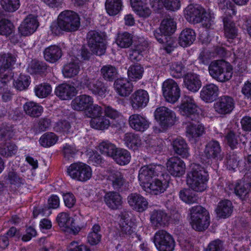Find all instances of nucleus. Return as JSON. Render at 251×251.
<instances>
[{
	"mask_svg": "<svg viewBox=\"0 0 251 251\" xmlns=\"http://www.w3.org/2000/svg\"><path fill=\"white\" fill-rule=\"evenodd\" d=\"M119 226L120 230L123 234H130L132 230L129 225L130 222L128 214L127 212H122L119 216Z\"/></svg>",
	"mask_w": 251,
	"mask_h": 251,
	"instance_id": "obj_42",
	"label": "nucleus"
},
{
	"mask_svg": "<svg viewBox=\"0 0 251 251\" xmlns=\"http://www.w3.org/2000/svg\"><path fill=\"white\" fill-rule=\"evenodd\" d=\"M167 169L172 176L180 177L185 172V165L184 162L177 157H172L167 162Z\"/></svg>",
	"mask_w": 251,
	"mask_h": 251,
	"instance_id": "obj_15",
	"label": "nucleus"
},
{
	"mask_svg": "<svg viewBox=\"0 0 251 251\" xmlns=\"http://www.w3.org/2000/svg\"><path fill=\"white\" fill-rule=\"evenodd\" d=\"M231 186L234 188L235 194L243 199L251 190V183L249 179L244 178L239 180L235 186L233 185Z\"/></svg>",
	"mask_w": 251,
	"mask_h": 251,
	"instance_id": "obj_29",
	"label": "nucleus"
},
{
	"mask_svg": "<svg viewBox=\"0 0 251 251\" xmlns=\"http://www.w3.org/2000/svg\"><path fill=\"white\" fill-rule=\"evenodd\" d=\"M128 202L132 208L138 211L141 208V197L137 193L131 194L127 198Z\"/></svg>",
	"mask_w": 251,
	"mask_h": 251,
	"instance_id": "obj_56",
	"label": "nucleus"
},
{
	"mask_svg": "<svg viewBox=\"0 0 251 251\" xmlns=\"http://www.w3.org/2000/svg\"><path fill=\"white\" fill-rule=\"evenodd\" d=\"M14 29L13 24L10 21L3 19L0 21V34L8 36L13 33Z\"/></svg>",
	"mask_w": 251,
	"mask_h": 251,
	"instance_id": "obj_53",
	"label": "nucleus"
},
{
	"mask_svg": "<svg viewBox=\"0 0 251 251\" xmlns=\"http://www.w3.org/2000/svg\"><path fill=\"white\" fill-rule=\"evenodd\" d=\"M80 70L78 62H71L65 65L62 69V73L65 77L71 78L76 75Z\"/></svg>",
	"mask_w": 251,
	"mask_h": 251,
	"instance_id": "obj_40",
	"label": "nucleus"
},
{
	"mask_svg": "<svg viewBox=\"0 0 251 251\" xmlns=\"http://www.w3.org/2000/svg\"><path fill=\"white\" fill-rule=\"evenodd\" d=\"M198 107L194 100L189 96L185 97L180 106V112L185 117V122H197L199 119Z\"/></svg>",
	"mask_w": 251,
	"mask_h": 251,
	"instance_id": "obj_9",
	"label": "nucleus"
},
{
	"mask_svg": "<svg viewBox=\"0 0 251 251\" xmlns=\"http://www.w3.org/2000/svg\"><path fill=\"white\" fill-rule=\"evenodd\" d=\"M123 140L128 148L133 150H137L141 145L140 135L131 132L126 133Z\"/></svg>",
	"mask_w": 251,
	"mask_h": 251,
	"instance_id": "obj_32",
	"label": "nucleus"
},
{
	"mask_svg": "<svg viewBox=\"0 0 251 251\" xmlns=\"http://www.w3.org/2000/svg\"><path fill=\"white\" fill-rule=\"evenodd\" d=\"M62 56L61 49L57 46H50L46 48L44 51L45 60L51 63L57 61Z\"/></svg>",
	"mask_w": 251,
	"mask_h": 251,
	"instance_id": "obj_31",
	"label": "nucleus"
},
{
	"mask_svg": "<svg viewBox=\"0 0 251 251\" xmlns=\"http://www.w3.org/2000/svg\"><path fill=\"white\" fill-rule=\"evenodd\" d=\"M100 73L103 78L109 81H113L118 74L116 68L110 65L103 66L100 69Z\"/></svg>",
	"mask_w": 251,
	"mask_h": 251,
	"instance_id": "obj_43",
	"label": "nucleus"
},
{
	"mask_svg": "<svg viewBox=\"0 0 251 251\" xmlns=\"http://www.w3.org/2000/svg\"><path fill=\"white\" fill-rule=\"evenodd\" d=\"M47 69V66L45 63L38 60H32L27 70L28 72L32 74H41L44 73Z\"/></svg>",
	"mask_w": 251,
	"mask_h": 251,
	"instance_id": "obj_47",
	"label": "nucleus"
},
{
	"mask_svg": "<svg viewBox=\"0 0 251 251\" xmlns=\"http://www.w3.org/2000/svg\"><path fill=\"white\" fill-rule=\"evenodd\" d=\"M190 224L197 231L206 229L209 226V216L205 208L201 205L193 206L190 209Z\"/></svg>",
	"mask_w": 251,
	"mask_h": 251,
	"instance_id": "obj_5",
	"label": "nucleus"
},
{
	"mask_svg": "<svg viewBox=\"0 0 251 251\" xmlns=\"http://www.w3.org/2000/svg\"><path fill=\"white\" fill-rule=\"evenodd\" d=\"M67 173L73 179L82 182L89 180L92 176L91 168L81 162L72 164L67 169Z\"/></svg>",
	"mask_w": 251,
	"mask_h": 251,
	"instance_id": "obj_7",
	"label": "nucleus"
},
{
	"mask_svg": "<svg viewBox=\"0 0 251 251\" xmlns=\"http://www.w3.org/2000/svg\"><path fill=\"white\" fill-rule=\"evenodd\" d=\"M55 95L62 100L71 99L76 94V88L73 85L62 83L59 85L55 90Z\"/></svg>",
	"mask_w": 251,
	"mask_h": 251,
	"instance_id": "obj_21",
	"label": "nucleus"
},
{
	"mask_svg": "<svg viewBox=\"0 0 251 251\" xmlns=\"http://www.w3.org/2000/svg\"><path fill=\"white\" fill-rule=\"evenodd\" d=\"M114 86L116 92L121 97L128 96L133 90L132 84L126 79L123 78L115 80Z\"/></svg>",
	"mask_w": 251,
	"mask_h": 251,
	"instance_id": "obj_26",
	"label": "nucleus"
},
{
	"mask_svg": "<svg viewBox=\"0 0 251 251\" xmlns=\"http://www.w3.org/2000/svg\"><path fill=\"white\" fill-rule=\"evenodd\" d=\"M25 113L32 117H38L43 112V107L33 101L26 102L23 106Z\"/></svg>",
	"mask_w": 251,
	"mask_h": 251,
	"instance_id": "obj_36",
	"label": "nucleus"
},
{
	"mask_svg": "<svg viewBox=\"0 0 251 251\" xmlns=\"http://www.w3.org/2000/svg\"><path fill=\"white\" fill-rule=\"evenodd\" d=\"M239 157L237 154L230 153L226 156V165L227 169L229 170H235L239 164Z\"/></svg>",
	"mask_w": 251,
	"mask_h": 251,
	"instance_id": "obj_57",
	"label": "nucleus"
},
{
	"mask_svg": "<svg viewBox=\"0 0 251 251\" xmlns=\"http://www.w3.org/2000/svg\"><path fill=\"white\" fill-rule=\"evenodd\" d=\"M180 198L185 202L193 203L198 201V197L192 190L186 189L179 192Z\"/></svg>",
	"mask_w": 251,
	"mask_h": 251,
	"instance_id": "obj_48",
	"label": "nucleus"
},
{
	"mask_svg": "<svg viewBox=\"0 0 251 251\" xmlns=\"http://www.w3.org/2000/svg\"><path fill=\"white\" fill-rule=\"evenodd\" d=\"M87 38L89 47L94 54L100 56L105 53L106 46L101 34L92 30L88 33Z\"/></svg>",
	"mask_w": 251,
	"mask_h": 251,
	"instance_id": "obj_10",
	"label": "nucleus"
},
{
	"mask_svg": "<svg viewBox=\"0 0 251 251\" xmlns=\"http://www.w3.org/2000/svg\"><path fill=\"white\" fill-rule=\"evenodd\" d=\"M168 186V184L166 181H162L158 179H155L146 182L142 187L147 193L159 195L164 192Z\"/></svg>",
	"mask_w": 251,
	"mask_h": 251,
	"instance_id": "obj_18",
	"label": "nucleus"
},
{
	"mask_svg": "<svg viewBox=\"0 0 251 251\" xmlns=\"http://www.w3.org/2000/svg\"><path fill=\"white\" fill-rule=\"evenodd\" d=\"M30 83L29 76L21 74L18 78L14 80V85L17 90L22 91L27 89Z\"/></svg>",
	"mask_w": 251,
	"mask_h": 251,
	"instance_id": "obj_50",
	"label": "nucleus"
},
{
	"mask_svg": "<svg viewBox=\"0 0 251 251\" xmlns=\"http://www.w3.org/2000/svg\"><path fill=\"white\" fill-rule=\"evenodd\" d=\"M208 71L213 78L221 82L229 80L232 75V67L223 60L212 61L209 65Z\"/></svg>",
	"mask_w": 251,
	"mask_h": 251,
	"instance_id": "obj_4",
	"label": "nucleus"
},
{
	"mask_svg": "<svg viewBox=\"0 0 251 251\" xmlns=\"http://www.w3.org/2000/svg\"><path fill=\"white\" fill-rule=\"evenodd\" d=\"M106 173V179L114 189L119 190L125 184L126 179L120 172L114 169H108Z\"/></svg>",
	"mask_w": 251,
	"mask_h": 251,
	"instance_id": "obj_19",
	"label": "nucleus"
},
{
	"mask_svg": "<svg viewBox=\"0 0 251 251\" xmlns=\"http://www.w3.org/2000/svg\"><path fill=\"white\" fill-rule=\"evenodd\" d=\"M185 17L191 23L203 22V25L207 28H210L214 24V17L207 13L201 6L193 4L189 5L185 9Z\"/></svg>",
	"mask_w": 251,
	"mask_h": 251,
	"instance_id": "obj_3",
	"label": "nucleus"
},
{
	"mask_svg": "<svg viewBox=\"0 0 251 251\" xmlns=\"http://www.w3.org/2000/svg\"><path fill=\"white\" fill-rule=\"evenodd\" d=\"M128 77L132 81H136L141 77V66L140 64L131 66L128 71Z\"/></svg>",
	"mask_w": 251,
	"mask_h": 251,
	"instance_id": "obj_58",
	"label": "nucleus"
},
{
	"mask_svg": "<svg viewBox=\"0 0 251 251\" xmlns=\"http://www.w3.org/2000/svg\"><path fill=\"white\" fill-rule=\"evenodd\" d=\"M130 126L135 130L140 131L141 129V116L133 114L129 118Z\"/></svg>",
	"mask_w": 251,
	"mask_h": 251,
	"instance_id": "obj_62",
	"label": "nucleus"
},
{
	"mask_svg": "<svg viewBox=\"0 0 251 251\" xmlns=\"http://www.w3.org/2000/svg\"><path fill=\"white\" fill-rule=\"evenodd\" d=\"M204 155L210 159L223 160L224 155L219 143L216 140L209 141L205 146Z\"/></svg>",
	"mask_w": 251,
	"mask_h": 251,
	"instance_id": "obj_16",
	"label": "nucleus"
},
{
	"mask_svg": "<svg viewBox=\"0 0 251 251\" xmlns=\"http://www.w3.org/2000/svg\"><path fill=\"white\" fill-rule=\"evenodd\" d=\"M93 98L86 94L76 96L72 101L71 106L73 109L80 111L89 109L93 103Z\"/></svg>",
	"mask_w": 251,
	"mask_h": 251,
	"instance_id": "obj_20",
	"label": "nucleus"
},
{
	"mask_svg": "<svg viewBox=\"0 0 251 251\" xmlns=\"http://www.w3.org/2000/svg\"><path fill=\"white\" fill-rule=\"evenodd\" d=\"M38 25L37 17L33 15H29L22 22L18 30L22 35L29 36L36 31Z\"/></svg>",
	"mask_w": 251,
	"mask_h": 251,
	"instance_id": "obj_14",
	"label": "nucleus"
},
{
	"mask_svg": "<svg viewBox=\"0 0 251 251\" xmlns=\"http://www.w3.org/2000/svg\"><path fill=\"white\" fill-rule=\"evenodd\" d=\"M219 7L224 12L226 15L224 17H231L236 14V11L229 0H220Z\"/></svg>",
	"mask_w": 251,
	"mask_h": 251,
	"instance_id": "obj_51",
	"label": "nucleus"
},
{
	"mask_svg": "<svg viewBox=\"0 0 251 251\" xmlns=\"http://www.w3.org/2000/svg\"><path fill=\"white\" fill-rule=\"evenodd\" d=\"M51 89L50 84L44 83L36 85L34 88V92L37 97L40 98H44L50 94Z\"/></svg>",
	"mask_w": 251,
	"mask_h": 251,
	"instance_id": "obj_49",
	"label": "nucleus"
},
{
	"mask_svg": "<svg viewBox=\"0 0 251 251\" xmlns=\"http://www.w3.org/2000/svg\"><path fill=\"white\" fill-rule=\"evenodd\" d=\"M104 201L107 206L112 210L119 209L123 203L121 196L115 191L106 193L104 197Z\"/></svg>",
	"mask_w": 251,
	"mask_h": 251,
	"instance_id": "obj_23",
	"label": "nucleus"
},
{
	"mask_svg": "<svg viewBox=\"0 0 251 251\" xmlns=\"http://www.w3.org/2000/svg\"><path fill=\"white\" fill-rule=\"evenodd\" d=\"M184 84L186 88L193 92H197L201 86L199 76L195 74L189 73L184 76Z\"/></svg>",
	"mask_w": 251,
	"mask_h": 251,
	"instance_id": "obj_25",
	"label": "nucleus"
},
{
	"mask_svg": "<svg viewBox=\"0 0 251 251\" xmlns=\"http://www.w3.org/2000/svg\"><path fill=\"white\" fill-rule=\"evenodd\" d=\"M107 13L110 16L118 14L122 9V0H106L105 3Z\"/></svg>",
	"mask_w": 251,
	"mask_h": 251,
	"instance_id": "obj_38",
	"label": "nucleus"
},
{
	"mask_svg": "<svg viewBox=\"0 0 251 251\" xmlns=\"http://www.w3.org/2000/svg\"><path fill=\"white\" fill-rule=\"evenodd\" d=\"M170 217L162 210L154 211L151 215V219L156 226H165L168 224Z\"/></svg>",
	"mask_w": 251,
	"mask_h": 251,
	"instance_id": "obj_37",
	"label": "nucleus"
},
{
	"mask_svg": "<svg viewBox=\"0 0 251 251\" xmlns=\"http://www.w3.org/2000/svg\"><path fill=\"white\" fill-rule=\"evenodd\" d=\"M80 25V18L76 13L71 10H64L59 14L57 20L51 24L50 29L53 34L58 36L64 31H76Z\"/></svg>",
	"mask_w": 251,
	"mask_h": 251,
	"instance_id": "obj_1",
	"label": "nucleus"
},
{
	"mask_svg": "<svg viewBox=\"0 0 251 251\" xmlns=\"http://www.w3.org/2000/svg\"><path fill=\"white\" fill-rule=\"evenodd\" d=\"M0 3L2 8L8 12L15 11L20 6L19 0H0Z\"/></svg>",
	"mask_w": 251,
	"mask_h": 251,
	"instance_id": "obj_52",
	"label": "nucleus"
},
{
	"mask_svg": "<svg viewBox=\"0 0 251 251\" xmlns=\"http://www.w3.org/2000/svg\"><path fill=\"white\" fill-rule=\"evenodd\" d=\"M196 39V33L192 29L185 28L180 33L178 43L181 47H186L193 44Z\"/></svg>",
	"mask_w": 251,
	"mask_h": 251,
	"instance_id": "obj_30",
	"label": "nucleus"
},
{
	"mask_svg": "<svg viewBox=\"0 0 251 251\" xmlns=\"http://www.w3.org/2000/svg\"><path fill=\"white\" fill-rule=\"evenodd\" d=\"M218 87L214 84L211 83L204 86L200 93L201 99L207 102H212L216 100L218 96Z\"/></svg>",
	"mask_w": 251,
	"mask_h": 251,
	"instance_id": "obj_22",
	"label": "nucleus"
},
{
	"mask_svg": "<svg viewBox=\"0 0 251 251\" xmlns=\"http://www.w3.org/2000/svg\"><path fill=\"white\" fill-rule=\"evenodd\" d=\"M176 28V24L174 20L171 18H167L162 21L160 30L164 35L170 36L175 32Z\"/></svg>",
	"mask_w": 251,
	"mask_h": 251,
	"instance_id": "obj_35",
	"label": "nucleus"
},
{
	"mask_svg": "<svg viewBox=\"0 0 251 251\" xmlns=\"http://www.w3.org/2000/svg\"><path fill=\"white\" fill-rule=\"evenodd\" d=\"M172 145L174 152L182 158H187L189 155L188 145L182 138L179 137L174 139Z\"/></svg>",
	"mask_w": 251,
	"mask_h": 251,
	"instance_id": "obj_28",
	"label": "nucleus"
},
{
	"mask_svg": "<svg viewBox=\"0 0 251 251\" xmlns=\"http://www.w3.org/2000/svg\"><path fill=\"white\" fill-rule=\"evenodd\" d=\"M56 221L60 227H63L65 229L68 226L69 223L72 219L69 215L66 212H61L59 213L56 217Z\"/></svg>",
	"mask_w": 251,
	"mask_h": 251,
	"instance_id": "obj_61",
	"label": "nucleus"
},
{
	"mask_svg": "<svg viewBox=\"0 0 251 251\" xmlns=\"http://www.w3.org/2000/svg\"><path fill=\"white\" fill-rule=\"evenodd\" d=\"M16 62L15 58L10 53L0 54V85L5 86L13 77L12 66Z\"/></svg>",
	"mask_w": 251,
	"mask_h": 251,
	"instance_id": "obj_6",
	"label": "nucleus"
},
{
	"mask_svg": "<svg viewBox=\"0 0 251 251\" xmlns=\"http://www.w3.org/2000/svg\"><path fill=\"white\" fill-rule=\"evenodd\" d=\"M224 32L226 38L233 39L237 36V29L229 17H224Z\"/></svg>",
	"mask_w": 251,
	"mask_h": 251,
	"instance_id": "obj_34",
	"label": "nucleus"
},
{
	"mask_svg": "<svg viewBox=\"0 0 251 251\" xmlns=\"http://www.w3.org/2000/svg\"><path fill=\"white\" fill-rule=\"evenodd\" d=\"M208 179V175L204 168L194 164L187 174L186 182L192 190L201 192L206 189Z\"/></svg>",
	"mask_w": 251,
	"mask_h": 251,
	"instance_id": "obj_2",
	"label": "nucleus"
},
{
	"mask_svg": "<svg viewBox=\"0 0 251 251\" xmlns=\"http://www.w3.org/2000/svg\"><path fill=\"white\" fill-rule=\"evenodd\" d=\"M14 135L12 127L3 125L0 127V138L1 140H7L11 138Z\"/></svg>",
	"mask_w": 251,
	"mask_h": 251,
	"instance_id": "obj_63",
	"label": "nucleus"
},
{
	"mask_svg": "<svg viewBox=\"0 0 251 251\" xmlns=\"http://www.w3.org/2000/svg\"><path fill=\"white\" fill-rule=\"evenodd\" d=\"M155 168V167L152 165L142 167V177L144 176V178H142L143 185L148 181H151L152 180V177L157 175Z\"/></svg>",
	"mask_w": 251,
	"mask_h": 251,
	"instance_id": "obj_54",
	"label": "nucleus"
},
{
	"mask_svg": "<svg viewBox=\"0 0 251 251\" xmlns=\"http://www.w3.org/2000/svg\"><path fill=\"white\" fill-rule=\"evenodd\" d=\"M130 158V154L126 150L118 148L112 158L117 164L124 165L129 162Z\"/></svg>",
	"mask_w": 251,
	"mask_h": 251,
	"instance_id": "obj_39",
	"label": "nucleus"
},
{
	"mask_svg": "<svg viewBox=\"0 0 251 251\" xmlns=\"http://www.w3.org/2000/svg\"><path fill=\"white\" fill-rule=\"evenodd\" d=\"M80 84L85 86L91 93L101 98L105 97L107 87L105 84L96 78L84 76L81 78Z\"/></svg>",
	"mask_w": 251,
	"mask_h": 251,
	"instance_id": "obj_8",
	"label": "nucleus"
},
{
	"mask_svg": "<svg viewBox=\"0 0 251 251\" xmlns=\"http://www.w3.org/2000/svg\"><path fill=\"white\" fill-rule=\"evenodd\" d=\"M90 124L92 128L96 129L104 130L108 128L110 122L105 116H100L92 118Z\"/></svg>",
	"mask_w": 251,
	"mask_h": 251,
	"instance_id": "obj_41",
	"label": "nucleus"
},
{
	"mask_svg": "<svg viewBox=\"0 0 251 251\" xmlns=\"http://www.w3.org/2000/svg\"><path fill=\"white\" fill-rule=\"evenodd\" d=\"M58 140L56 135L53 132L44 134L40 138L39 142L44 147H50L54 145Z\"/></svg>",
	"mask_w": 251,
	"mask_h": 251,
	"instance_id": "obj_46",
	"label": "nucleus"
},
{
	"mask_svg": "<svg viewBox=\"0 0 251 251\" xmlns=\"http://www.w3.org/2000/svg\"><path fill=\"white\" fill-rule=\"evenodd\" d=\"M154 243L159 251H173L175 243L172 236L166 231H158L154 236Z\"/></svg>",
	"mask_w": 251,
	"mask_h": 251,
	"instance_id": "obj_11",
	"label": "nucleus"
},
{
	"mask_svg": "<svg viewBox=\"0 0 251 251\" xmlns=\"http://www.w3.org/2000/svg\"><path fill=\"white\" fill-rule=\"evenodd\" d=\"M206 251H226V250L224 242L220 239H216L209 243Z\"/></svg>",
	"mask_w": 251,
	"mask_h": 251,
	"instance_id": "obj_60",
	"label": "nucleus"
},
{
	"mask_svg": "<svg viewBox=\"0 0 251 251\" xmlns=\"http://www.w3.org/2000/svg\"><path fill=\"white\" fill-rule=\"evenodd\" d=\"M170 74L176 78H180L184 75V66L180 63L174 62L170 66Z\"/></svg>",
	"mask_w": 251,
	"mask_h": 251,
	"instance_id": "obj_59",
	"label": "nucleus"
},
{
	"mask_svg": "<svg viewBox=\"0 0 251 251\" xmlns=\"http://www.w3.org/2000/svg\"><path fill=\"white\" fill-rule=\"evenodd\" d=\"M142 145L151 153H158L163 150V142L155 137L150 136L144 140Z\"/></svg>",
	"mask_w": 251,
	"mask_h": 251,
	"instance_id": "obj_24",
	"label": "nucleus"
},
{
	"mask_svg": "<svg viewBox=\"0 0 251 251\" xmlns=\"http://www.w3.org/2000/svg\"><path fill=\"white\" fill-rule=\"evenodd\" d=\"M187 124L186 135L190 140L199 137L202 135L204 131V128L201 124H199V120L197 122L190 121V122H185Z\"/></svg>",
	"mask_w": 251,
	"mask_h": 251,
	"instance_id": "obj_27",
	"label": "nucleus"
},
{
	"mask_svg": "<svg viewBox=\"0 0 251 251\" xmlns=\"http://www.w3.org/2000/svg\"><path fill=\"white\" fill-rule=\"evenodd\" d=\"M17 151V147L12 143H8L0 146V154L4 156H11L15 155Z\"/></svg>",
	"mask_w": 251,
	"mask_h": 251,
	"instance_id": "obj_55",
	"label": "nucleus"
},
{
	"mask_svg": "<svg viewBox=\"0 0 251 251\" xmlns=\"http://www.w3.org/2000/svg\"><path fill=\"white\" fill-rule=\"evenodd\" d=\"M100 152L104 155L113 158L117 150L116 146L108 141L101 142L99 146Z\"/></svg>",
	"mask_w": 251,
	"mask_h": 251,
	"instance_id": "obj_45",
	"label": "nucleus"
},
{
	"mask_svg": "<svg viewBox=\"0 0 251 251\" xmlns=\"http://www.w3.org/2000/svg\"><path fill=\"white\" fill-rule=\"evenodd\" d=\"M232 209V204L230 201H222L218 203L216 212L219 217L226 218L231 215Z\"/></svg>",
	"mask_w": 251,
	"mask_h": 251,
	"instance_id": "obj_33",
	"label": "nucleus"
},
{
	"mask_svg": "<svg viewBox=\"0 0 251 251\" xmlns=\"http://www.w3.org/2000/svg\"><path fill=\"white\" fill-rule=\"evenodd\" d=\"M162 91L166 100L173 103L177 101L180 96V88L172 79H168L163 83Z\"/></svg>",
	"mask_w": 251,
	"mask_h": 251,
	"instance_id": "obj_12",
	"label": "nucleus"
},
{
	"mask_svg": "<svg viewBox=\"0 0 251 251\" xmlns=\"http://www.w3.org/2000/svg\"><path fill=\"white\" fill-rule=\"evenodd\" d=\"M161 2L167 9L171 11L178 10L180 6L179 0H161Z\"/></svg>",
	"mask_w": 251,
	"mask_h": 251,
	"instance_id": "obj_64",
	"label": "nucleus"
},
{
	"mask_svg": "<svg viewBox=\"0 0 251 251\" xmlns=\"http://www.w3.org/2000/svg\"><path fill=\"white\" fill-rule=\"evenodd\" d=\"M214 107L215 111L219 114L230 113L234 107V100L230 97L222 96L214 103Z\"/></svg>",
	"mask_w": 251,
	"mask_h": 251,
	"instance_id": "obj_17",
	"label": "nucleus"
},
{
	"mask_svg": "<svg viewBox=\"0 0 251 251\" xmlns=\"http://www.w3.org/2000/svg\"><path fill=\"white\" fill-rule=\"evenodd\" d=\"M116 42L122 48L129 47L132 43V37L130 34L125 32L118 34Z\"/></svg>",
	"mask_w": 251,
	"mask_h": 251,
	"instance_id": "obj_44",
	"label": "nucleus"
},
{
	"mask_svg": "<svg viewBox=\"0 0 251 251\" xmlns=\"http://www.w3.org/2000/svg\"><path fill=\"white\" fill-rule=\"evenodd\" d=\"M155 119L163 127L172 126L176 118L175 113L165 106H160L154 111Z\"/></svg>",
	"mask_w": 251,
	"mask_h": 251,
	"instance_id": "obj_13",
	"label": "nucleus"
}]
</instances>
